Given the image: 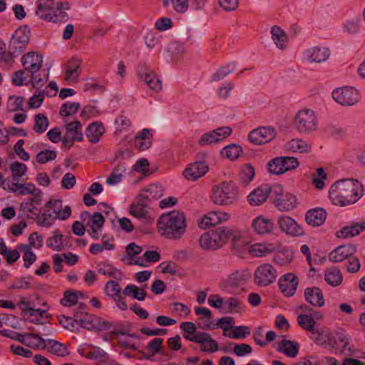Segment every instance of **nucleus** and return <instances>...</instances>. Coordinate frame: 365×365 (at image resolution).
Segmentation results:
<instances>
[{
    "label": "nucleus",
    "mask_w": 365,
    "mask_h": 365,
    "mask_svg": "<svg viewBox=\"0 0 365 365\" xmlns=\"http://www.w3.org/2000/svg\"><path fill=\"white\" fill-rule=\"evenodd\" d=\"M56 152L51 150H43L40 151L36 155V160L41 164H44L48 161H51L56 159Z\"/></svg>",
    "instance_id": "57"
},
{
    "label": "nucleus",
    "mask_w": 365,
    "mask_h": 365,
    "mask_svg": "<svg viewBox=\"0 0 365 365\" xmlns=\"http://www.w3.org/2000/svg\"><path fill=\"white\" fill-rule=\"evenodd\" d=\"M250 277V274L246 270H236L229 275L225 284L227 287L236 288L245 284Z\"/></svg>",
    "instance_id": "24"
},
{
    "label": "nucleus",
    "mask_w": 365,
    "mask_h": 365,
    "mask_svg": "<svg viewBox=\"0 0 365 365\" xmlns=\"http://www.w3.org/2000/svg\"><path fill=\"white\" fill-rule=\"evenodd\" d=\"M236 68L235 63H230L225 66L220 67L215 73L212 75V81H219L225 78L230 73H232Z\"/></svg>",
    "instance_id": "43"
},
{
    "label": "nucleus",
    "mask_w": 365,
    "mask_h": 365,
    "mask_svg": "<svg viewBox=\"0 0 365 365\" xmlns=\"http://www.w3.org/2000/svg\"><path fill=\"white\" fill-rule=\"evenodd\" d=\"M278 283L282 293L285 297H291L295 294L299 282L297 276L288 273L282 276Z\"/></svg>",
    "instance_id": "19"
},
{
    "label": "nucleus",
    "mask_w": 365,
    "mask_h": 365,
    "mask_svg": "<svg viewBox=\"0 0 365 365\" xmlns=\"http://www.w3.org/2000/svg\"><path fill=\"white\" fill-rule=\"evenodd\" d=\"M105 132V128L101 122L91 123L86 129V135L91 143H96Z\"/></svg>",
    "instance_id": "28"
},
{
    "label": "nucleus",
    "mask_w": 365,
    "mask_h": 365,
    "mask_svg": "<svg viewBox=\"0 0 365 365\" xmlns=\"http://www.w3.org/2000/svg\"><path fill=\"white\" fill-rule=\"evenodd\" d=\"M81 108L79 103L66 102L62 104L59 110V115L61 117H68L76 113Z\"/></svg>",
    "instance_id": "49"
},
{
    "label": "nucleus",
    "mask_w": 365,
    "mask_h": 365,
    "mask_svg": "<svg viewBox=\"0 0 365 365\" xmlns=\"http://www.w3.org/2000/svg\"><path fill=\"white\" fill-rule=\"evenodd\" d=\"M297 322L303 329L311 333L317 328L314 326L315 321L314 317L307 314H299L297 317Z\"/></svg>",
    "instance_id": "44"
},
{
    "label": "nucleus",
    "mask_w": 365,
    "mask_h": 365,
    "mask_svg": "<svg viewBox=\"0 0 365 365\" xmlns=\"http://www.w3.org/2000/svg\"><path fill=\"white\" fill-rule=\"evenodd\" d=\"M242 152V150L240 145L230 144L222 148L221 154L223 157L234 160L240 156Z\"/></svg>",
    "instance_id": "47"
},
{
    "label": "nucleus",
    "mask_w": 365,
    "mask_h": 365,
    "mask_svg": "<svg viewBox=\"0 0 365 365\" xmlns=\"http://www.w3.org/2000/svg\"><path fill=\"white\" fill-rule=\"evenodd\" d=\"M81 127L82 125L78 120L67 123L65 125L66 130L65 135L72 137L73 140H76V141H81L83 139V135L81 130Z\"/></svg>",
    "instance_id": "38"
},
{
    "label": "nucleus",
    "mask_w": 365,
    "mask_h": 365,
    "mask_svg": "<svg viewBox=\"0 0 365 365\" xmlns=\"http://www.w3.org/2000/svg\"><path fill=\"white\" fill-rule=\"evenodd\" d=\"M272 39L276 46L280 50L287 48L288 36L286 33L278 26H273L271 28Z\"/></svg>",
    "instance_id": "31"
},
{
    "label": "nucleus",
    "mask_w": 365,
    "mask_h": 365,
    "mask_svg": "<svg viewBox=\"0 0 365 365\" xmlns=\"http://www.w3.org/2000/svg\"><path fill=\"white\" fill-rule=\"evenodd\" d=\"M25 101L24 97L10 96L7 104V109L9 112L23 110V103Z\"/></svg>",
    "instance_id": "53"
},
{
    "label": "nucleus",
    "mask_w": 365,
    "mask_h": 365,
    "mask_svg": "<svg viewBox=\"0 0 365 365\" xmlns=\"http://www.w3.org/2000/svg\"><path fill=\"white\" fill-rule=\"evenodd\" d=\"M48 125V120L44 114L38 113L34 116V130L36 133L39 134L44 133Z\"/></svg>",
    "instance_id": "48"
},
{
    "label": "nucleus",
    "mask_w": 365,
    "mask_h": 365,
    "mask_svg": "<svg viewBox=\"0 0 365 365\" xmlns=\"http://www.w3.org/2000/svg\"><path fill=\"white\" fill-rule=\"evenodd\" d=\"M284 164H283L281 156L276 157L270 160L267 165L269 172L274 175H281L284 173L285 171H284Z\"/></svg>",
    "instance_id": "45"
},
{
    "label": "nucleus",
    "mask_w": 365,
    "mask_h": 365,
    "mask_svg": "<svg viewBox=\"0 0 365 365\" xmlns=\"http://www.w3.org/2000/svg\"><path fill=\"white\" fill-rule=\"evenodd\" d=\"M212 201L220 205L233 203L237 199V189L232 181H225L212 188Z\"/></svg>",
    "instance_id": "4"
},
{
    "label": "nucleus",
    "mask_w": 365,
    "mask_h": 365,
    "mask_svg": "<svg viewBox=\"0 0 365 365\" xmlns=\"http://www.w3.org/2000/svg\"><path fill=\"white\" fill-rule=\"evenodd\" d=\"M216 235V241L219 247H221L229 240H232L234 247H238V242L241 241L240 235H236L232 230L226 227H219L213 230Z\"/></svg>",
    "instance_id": "18"
},
{
    "label": "nucleus",
    "mask_w": 365,
    "mask_h": 365,
    "mask_svg": "<svg viewBox=\"0 0 365 365\" xmlns=\"http://www.w3.org/2000/svg\"><path fill=\"white\" fill-rule=\"evenodd\" d=\"M277 223L280 230L291 236H302V227L292 217L287 215H280L277 219Z\"/></svg>",
    "instance_id": "14"
},
{
    "label": "nucleus",
    "mask_w": 365,
    "mask_h": 365,
    "mask_svg": "<svg viewBox=\"0 0 365 365\" xmlns=\"http://www.w3.org/2000/svg\"><path fill=\"white\" fill-rule=\"evenodd\" d=\"M230 329L232 330V339H245L250 334V328L247 326H231Z\"/></svg>",
    "instance_id": "58"
},
{
    "label": "nucleus",
    "mask_w": 365,
    "mask_h": 365,
    "mask_svg": "<svg viewBox=\"0 0 365 365\" xmlns=\"http://www.w3.org/2000/svg\"><path fill=\"white\" fill-rule=\"evenodd\" d=\"M255 175V168L250 164H247L241 169L238 180L242 185L247 186L253 180Z\"/></svg>",
    "instance_id": "41"
},
{
    "label": "nucleus",
    "mask_w": 365,
    "mask_h": 365,
    "mask_svg": "<svg viewBox=\"0 0 365 365\" xmlns=\"http://www.w3.org/2000/svg\"><path fill=\"white\" fill-rule=\"evenodd\" d=\"M329 56V51L327 48L314 47L307 51V59L309 62L322 63Z\"/></svg>",
    "instance_id": "30"
},
{
    "label": "nucleus",
    "mask_w": 365,
    "mask_h": 365,
    "mask_svg": "<svg viewBox=\"0 0 365 365\" xmlns=\"http://www.w3.org/2000/svg\"><path fill=\"white\" fill-rule=\"evenodd\" d=\"M9 190L12 192H16L18 191V194L20 195L41 193V190L36 188L34 185L32 183L20 184L18 182H13L11 183V186L9 187Z\"/></svg>",
    "instance_id": "39"
},
{
    "label": "nucleus",
    "mask_w": 365,
    "mask_h": 365,
    "mask_svg": "<svg viewBox=\"0 0 365 365\" xmlns=\"http://www.w3.org/2000/svg\"><path fill=\"white\" fill-rule=\"evenodd\" d=\"M106 294L112 299H115L120 296L121 287L118 282L115 281H108L105 286Z\"/></svg>",
    "instance_id": "52"
},
{
    "label": "nucleus",
    "mask_w": 365,
    "mask_h": 365,
    "mask_svg": "<svg viewBox=\"0 0 365 365\" xmlns=\"http://www.w3.org/2000/svg\"><path fill=\"white\" fill-rule=\"evenodd\" d=\"M356 252L354 245H344L335 248L329 253V260L333 262H341L353 256Z\"/></svg>",
    "instance_id": "20"
},
{
    "label": "nucleus",
    "mask_w": 365,
    "mask_h": 365,
    "mask_svg": "<svg viewBox=\"0 0 365 365\" xmlns=\"http://www.w3.org/2000/svg\"><path fill=\"white\" fill-rule=\"evenodd\" d=\"M299 345L297 342L284 339L278 344L277 350L286 356L294 358L299 352Z\"/></svg>",
    "instance_id": "32"
},
{
    "label": "nucleus",
    "mask_w": 365,
    "mask_h": 365,
    "mask_svg": "<svg viewBox=\"0 0 365 365\" xmlns=\"http://www.w3.org/2000/svg\"><path fill=\"white\" fill-rule=\"evenodd\" d=\"M21 61L24 69L34 75L42 67L43 56L38 53L30 51L22 56Z\"/></svg>",
    "instance_id": "17"
},
{
    "label": "nucleus",
    "mask_w": 365,
    "mask_h": 365,
    "mask_svg": "<svg viewBox=\"0 0 365 365\" xmlns=\"http://www.w3.org/2000/svg\"><path fill=\"white\" fill-rule=\"evenodd\" d=\"M149 162L145 158H140L133 165V169L138 173H141L145 175H149L151 172L149 170Z\"/></svg>",
    "instance_id": "62"
},
{
    "label": "nucleus",
    "mask_w": 365,
    "mask_h": 365,
    "mask_svg": "<svg viewBox=\"0 0 365 365\" xmlns=\"http://www.w3.org/2000/svg\"><path fill=\"white\" fill-rule=\"evenodd\" d=\"M10 169L14 178L18 181L21 177L26 174L27 166L22 163L16 161L11 164Z\"/></svg>",
    "instance_id": "55"
},
{
    "label": "nucleus",
    "mask_w": 365,
    "mask_h": 365,
    "mask_svg": "<svg viewBox=\"0 0 365 365\" xmlns=\"http://www.w3.org/2000/svg\"><path fill=\"white\" fill-rule=\"evenodd\" d=\"M138 73L139 78L149 86L150 90L158 93L162 89L161 81L145 63L139 64Z\"/></svg>",
    "instance_id": "12"
},
{
    "label": "nucleus",
    "mask_w": 365,
    "mask_h": 365,
    "mask_svg": "<svg viewBox=\"0 0 365 365\" xmlns=\"http://www.w3.org/2000/svg\"><path fill=\"white\" fill-rule=\"evenodd\" d=\"M332 97L338 103L351 106L359 102L360 94L357 90L351 87H342L334 90Z\"/></svg>",
    "instance_id": "9"
},
{
    "label": "nucleus",
    "mask_w": 365,
    "mask_h": 365,
    "mask_svg": "<svg viewBox=\"0 0 365 365\" xmlns=\"http://www.w3.org/2000/svg\"><path fill=\"white\" fill-rule=\"evenodd\" d=\"M105 223V219L102 214L98 212H95L92 216L90 217V220L88 222L87 225L91 227V225H93L96 227L101 230Z\"/></svg>",
    "instance_id": "64"
},
{
    "label": "nucleus",
    "mask_w": 365,
    "mask_h": 365,
    "mask_svg": "<svg viewBox=\"0 0 365 365\" xmlns=\"http://www.w3.org/2000/svg\"><path fill=\"white\" fill-rule=\"evenodd\" d=\"M363 185L356 180L343 179L334 182L329 197L334 205L346 206L355 203L362 196Z\"/></svg>",
    "instance_id": "1"
},
{
    "label": "nucleus",
    "mask_w": 365,
    "mask_h": 365,
    "mask_svg": "<svg viewBox=\"0 0 365 365\" xmlns=\"http://www.w3.org/2000/svg\"><path fill=\"white\" fill-rule=\"evenodd\" d=\"M252 227L257 234L265 235L272 232L274 225L271 219L260 215L252 220Z\"/></svg>",
    "instance_id": "23"
},
{
    "label": "nucleus",
    "mask_w": 365,
    "mask_h": 365,
    "mask_svg": "<svg viewBox=\"0 0 365 365\" xmlns=\"http://www.w3.org/2000/svg\"><path fill=\"white\" fill-rule=\"evenodd\" d=\"M199 242L200 247L204 250H215L220 248L213 230L202 234L199 239Z\"/></svg>",
    "instance_id": "33"
},
{
    "label": "nucleus",
    "mask_w": 365,
    "mask_h": 365,
    "mask_svg": "<svg viewBox=\"0 0 365 365\" xmlns=\"http://www.w3.org/2000/svg\"><path fill=\"white\" fill-rule=\"evenodd\" d=\"M277 277V271L270 264H262L257 267L254 274V282L259 287L272 284Z\"/></svg>",
    "instance_id": "8"
},
{
    "label": "nucleus",
    "mask_w": 365,
    "mask_h": 365,
    "mask_svg": "<svg viewBox=\"0 0 365 365\" xmlns=\"http://www.w3.org/2000/svg\"><path fill=\"white\" fill-rule=\"evenodd\" d=\"M305 300L314 307H322L325 304L323 293L317 287H307L304 290Z\"/></svg>",
    "instance_id": "22"
},
{
    "label": "nucleus",
    "mask_w": 365,
    "mask_h": 365,
    "mask_svg": "<svg viewBox=\"0 0 365 365\" xmlns=\"http://www.w3.org/2000/svg\"><path fill=\"white\" fill-rule=\"evenodd\" d=\"M78 295L75 292L66 291L63 299H61V304L65 307H71L78 303Z\"/></svg>",
    "instance_id": "60"
},
{
    "label": "nucleus",
    "mask_w": 365,
    "mask_h": 365,
    "mask_svg": "<svg viewBox=\"0 0 365 365\" xmlns=\"http://www.w3.org/2000/svg\"><path fill=\"white\" fill-rule=\"evenodd\" d=\"M180 329L183 331V337L190 341L196 344H202L207 339H210L209 333L197 331V326L191 322H185L180 324Z\"/></svg>",
    "instance_id": "11"
},
{
    "label": "nucleus",
    "mask_w": 365,
    "mask_h": 365,
    "mask_svg": "<svg viewBox=\"0 0 365 365\" xmlns=\"http://www.w3.org/2000/svg\"><path fill=\"white\" fill-rule=\"evenodd\" d=\"M150 195L143 196L137 203L132 204L130 207V214L138 219H145L148 213L147 200H150Z\"/></svg>",
    "instance_id": "27"
},
{
    "label": "nucleus",
    "mask_w": 365,
    "mask_h": 365,
    "mask_svg": "<svg viewBox=\"0 0 365 365\" xmlns=\"http://www.w3.org/2000/svg\"><path fill=\"white\" fill-rule=\"evenodd\" d=\"M327 217V212L322 208H316L307 212L305 220L307 224L313 227L322 225Z\"/></svg>",
    "instance_id": "25"
},
{
    "label": "nucleus",
    "mask_w": 365,
    "mask_h": 365,
    "mask_svg": "<svg viewBox=\"0 0 365 365\" xmlns=\"http://www.w3.org/2000/svg\"><path fill=\"white\" fill-rule=\"evenodd\" d=\"M228 215L227 213H219L217 212H212L209 213L205 218L204 221L207 225L215 226L222 220H227Z\"/></svg>",
    "instance_id": "50"
},
{
    "label": "nucleus",
    "mask_w": 365,
    "mask_h": 365,
    "mask_svg": "<svg viewBox=\"0 0 365 365\" xmlns=\"http://www.w3.org/2000/svg\"><path fill=\"white\" fill-rule=\"evenodd\" d=\"M74 317H76V324H79L85 329L95 331L96 316L85 312L83 313V316L79 317L78 312H76Z\"/></svg>",
    "instance_id": "35"
},
{
    "label": "nucleus",
    "mask_w": 365,
    "mask_h": 365,
    "mask_svg": "<svg viewBox=\"0 0 365 365\" xmlns=\"http://www.w3.org/2000/svg\"><path fill=\"white\" fill-rule=\"evenodd\" d=\"M30 33L28 26L16 29L9 43V52L14 54H21L27 46Z\"/></svg>",
    "instance_id": "7"
},
{
    "label": "nucleus",
    "mask_w": 365,
    "mask_h": 365,
    "mask_svg": "<svg viewBox=\"0 0 365 365\" xmlns=\"http://www.w3.org/2000/svg\"><path fill=\"white\" fill-rule=\"evenodd\" d=\"M210 339H207V341H204L200 345L201 350L205 352L213 353L219 349L218 343L214 340L211 335L209 334Z\"/></svg>",
    "instance_id": "61"
},
{
    "label": "nucleus",
    "mask_w": 365,
    "mask_h": 365,
    "mask_svg": "<svg viewBox=\"0 0 365 365\" xmlns=\"http://www.w3.org/2000/svg\"><path fill=\"white\" fill-rule=\"evenodd\" d=\"M292 252L288 249H284L277 252L273 259L277 264L284 266L289 264L292 261Z\"/></svg>",
    "instance_id": "46"
},
{
    "label": "nucleus",
    "mask_w": 365,
    "mask_h": 365,
    "mask_svg": "<svg viewBox=\"0 0 365 365\" xmlns=\"http://www.w3.org/2000/svg\"><path fill=\"white\" fill-rule=\"evenodd\" d=\"M365 230V220L360 223H354L350 226H346L336 232L338 238H349L359 235Z\"/></svg>",
    "instance_id": "26"
},
{
    "label": "nucleus",
    "mask_w": 365,
    "mask_h": 365,
    "mask_svg": "<svg viewBox=\"0 0 365 365\" xmlns=\"http://www.w3.org/2000/svg\"><path fill=\"white\" fill-rule=\"evenodd\" d=\"M208 170L209 167L206 162L199 160L187 165L183 171V176L187 180L196 181L204 176Z\"/></svg>",
    "instance_id": "16"
},
{
    "label": "nucleus",
    "mask_w": 365,
    "mask_h": 365,
    "mask_svg": "<svg viewBox=\"0 0 365 365\" xmlns=\"http://www.w3.org/2000/svg\"><path fill=\"white\" fill-rule=\"evenodd\" d=\"M63 235L58 230L53 232V235L47 239V246L55 251H61L64 249L63 242Z\"/></svg>",
    "instance_id": "42"
},
{
    "label": "nucleus",
    "mask_w": 365,
    "mask_h": 365,
    "mask_svg": "<svg viewBox=\"0 0 365 365\" xmlns=\"http://www.w3.org/2000/svg\"><path fill=\"white\" fill-rule=\"evenodd\" d=\"M170 1L173 6L174 9L178 13H185L187 11L189 7L188 0H165L163 4L167 6Z\"/></svg>",
    "instance_id": "59"
},
{
    "label": "nucleus",
    "mask_w": 365,
    "mask_h": 365,
    "mask_svg": "<svg viewBox=\"0 0 365 365\" xmlns=\"http://www.w3.org/2000/svg\"><path fill=\"white\" fill-rule=\"evenodd\" d=\"M68 19V15L65 11L54 9L45 20L53 23H61L65 22Z\"/></svg>",
    "instance_id": "54"
},
{
    "label": "nucleus",
    "mask_w": 365,
    "mask_h": 365,
    "mask_svg": "<svg viewBox=\"0 0 365 365\" xmlns=\"http://www.w3.org/2000/svg\"><path fill=\"white\" fill-rule=\"evenodd\" d=\"M232 132V130L230 127L218 128L204 133L200 137L198 143L201 146H205L219 143L228 137Z\"/></svg>",
    "instance_id": "10"
},
{
    "label": "nucleus",
    "mask_w": 365,
    "mask_h": 365,
    "mask_svg": "<svg viewBox=\"0 0 365 365\" xmlns=\"http://www.w3.org/2000/svg\"><path fill=\"white\" fill-rule=\"evenodd\" d=\"M312 339L317 344L332 349L336 339L331 331L327 327H317L312 332Z\"/></svg>",
    "instance_id": "15"
},
{
    "label": "nucleus",
    "mask_w": 365,
    "mask_h": 365,
    "mask_svg": "<svg viewBox=\"0 0 365 365\" xmlns=\"http://www.w3.org/2000/svg\"><path fill=\"white\" fill-rule=\"evenodd\" d=\"M276 130L270 127H260L252 130L248 140L255 145H262L272 140L276 136Z\"/></svg>",
    "instance_id": "13"
},
{
    "label": "nucleus",
    "mask_w": 365,
    "mask_h": 365,
    "mask_svg": "<svg viewBox=\"0 0 365 365\" xmlns=\"http://www.w3.org/2000/svg\"><path fill=\"white\" fill-rule=\"evenodd\" d=\"M281 157H282V160L283 162V164H284V171H285V173L289 170H292L296 169L299 165V163L297 158L289 157V156H281Z\"/></svg>",
    "instance_id": "63"
},
{
    "label": "nucleus",
    "mask_w": 365,
    "mask_h": 365,
    "mask_svg": "<svg viewBox=\"0 0 365 365\" xmlns=\"http://www.w3.org/2000/svg\"><path fill=\"white\" fill-rule=\"evenodd\" d=\"M123 294L125 296H132L138 301H143L146 297L145 289L134 284H128L123 289Z\"/></svg>",
    "instance_id": "40"
},
{
    "label": "nucleus",
    "mask_w": 365,
    "mask_h": 365,
    "mask_svg": "<svg viewBox=\"0 0 365 365\" xmlns=\"http://www.w3.org/2000/svg\"><path fill=\"white\" fill-rule=\"evenodd\" d=\"M81 60L76 58L70 59L66 65V81H73L79 77L81 70Z\"/></svg>",
    "instance_id": "29"
},
{
    "label": "nucleus",
    "mask_w": 365,
    "mask_h": 365,
    "mask_svg": "<svg viewBox=\"0 0 365 365\" xmlns=\"http://www.w3.org/2000/svg\"><path fill=\"white\" fill-rule=\"evenodd\" d=\"M227 313L239 312L241 309L240 301L235 297H230L224 300L223 307Z\"/></svg>",
    "instance_id": "51"
},
{
    "label": "nucleus",
    "mask_w": 365,
    "mask_h": 365,
    "mask_svg": "<svg viewBox=\"0 0 365 365\" xmlns=\"http://www.w3.org/2000/svg\"><path fill=\"white\" fill-rule=\"evenodd\" d=\"M325 282L332 286H339L343 280V276L339 269L336 267L328 268L324 274Z\"/></svg>",
    "instance_id": "36"
},
{
    "label": "nucleus",
    "mask_w": 365,
    "mask_h": 365,
    "mask_svg": "<svg viewBox=\"0 0 365 365\" xmlns=\"http://www.w3.org/2000/svg\"><path fill=\"white\" fill-rule=\"evenodd\" d=\"M54 0H38L36 14L41 19H46L54 9Z\"/></svg>",
    "instance_id": "37"
},
{
    "label": "nucleus",
    "mask_w": 365,
    "mask_h": 365,
    "mask_svg": "<svg viewBox=\"0 0 365 365\" xmlns=\"http://www.w3.org/2000/svg\"><path fill=\"white\" fill-rule=\"evenodd\" d=\"M289 145V148L294 152L307 153L310 150V145L302 139H293Z\"/></svg>",
    "instance_id": "56"
},
{
    "label": "nucleus",
    "mask_w": 365,
    "mask_h": 365,
    "mask_svg": "<svg viewBox=\"0 0 365 365\" xmlns=\"http://www.w3.org/2000/svg\"><path fill=\"white\" fill-rule=\"evenodd\" d=\"M45 341L48 351L53 354L62 357L70 354L68 348L64 344H62L54 339H47Z\"/></svg>",
    "instance_id": "34"
},
{
    "label": "nucleus",
    "mask_w": 365,
    "mask_h": 365,
    "mask_svg": "<svg viewBox=\"0 0 365 365\" xmlns=\"http://www.w3.org/2000/svg\"><path fill=\"white\" fill-rule=\"evenodd\" d=\"M0 334L34 349L41 348L42 349H45L46 348V341L40 336L39 334H20L9 329L1 330Z\"/></svg>",
    "instance_id": "5"
},
{
    "label": "nucleus",
    "mask_w": 365,
    "mask_h": 365,
    "mask_svg": "<svg viewBox=\"0 0 365 365\" xmlns=\"http://www.w3.org/2000/svg\"><path fill=\"white\" fill-rule=\"evenodd\" d=\"M157 225L160 235L168 239L178 240L185 232V215L178 210L163 214L158 218Z\"/></svg>",
    "instance_id": "2"
},
{
    "label": "nucleus",
    "mask_w": 365,
    "mask_h": 365,
    "mask_svg": "<svg viewBox=\"0 0 365 365\" xmlns=\"http://www.w3.org/2000/svg\"><path fill=\"white\" fill-rule=\"evenodd\" d=\"M295 129L302 134H310L317 130L318 120L315 112L309 108L299 110L294 118Z\"/></svg>",
    "instance_id": "3"
},
{
    "label": "nucleus",
    "mask_w": 365,
    "mask_h": 365,
    "mask_svg": "<svg viewBox=\"0 0 365 365\" xmlns=\"http://www.w3.org/2000/svg\"><path fill=\"white\" fill-rule=\"evenodd\" d=\"M273 203L282 212L293 210L297 205V198L289 192H284L283 187L279 184L272 185Z\"/></svg>",
    "instance_id": "6"
},
{
    "label": "nucleus",
    "mask_w": 365,
    "mask_h": 365,
    "mask_svg": "<svg viewBox=\"0 0 365 365\" xmlns=\"http://www.w3.org/2000/svg\"><path fill=\"white\" fill-rule=\"evenodd\" d=\"M269 195L272 196V186L264 185L255 189L247 196V200L251 205L257 206L264 203Z\"/></svg>",
    "instance_id": "21"
}]
</instances>
